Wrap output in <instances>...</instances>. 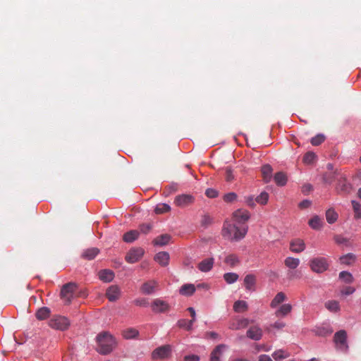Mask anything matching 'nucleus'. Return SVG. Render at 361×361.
I'll return each mask as SVG.
<instances>
[{
    "mask_svg": "<svg viewBox=\"0 0 361 361\" xmlns=\"http://www.w3.org/2000/svg\"><path fill=\"white\" fill-rule=\"evenodd\" d=\"M154 260L160 265L166 267L169 264V255L166 252H160L154 256Z\"/></svg>",
    "mask_w": 361,
    "mask_h": 361,
    "instance_id": "obj_18",
    "label": "nucleus"
},
{
    "mask_svg": "<svg viewBox=\"0 0 361 361\" xmlns=\"http://www.w3.org/2000/svg\"><path fill=\"white\" fill-rule=\"evenodd\" d=\"M305 249L304 241L300 238L293 240L290 244V250L293 252L300 253Z\"/></svg>",
    "mask_w": 361,
    "mask_h": 361,
    "instance_id": "obj_14",
    "label": "nucleus"
},
{
    "mask_svg": "<svg viewBox=\"0 0 361 361\" xmlns=\"http://www.w3.org/2000/svg\"><path fill=\"white\" fill-rule=\"evenodd\" d=\"M99 277L104 282H110L114 279V274L109 269H104L99 272Z\"/></svg>",
    "mask_w": 361,
    "mask_h": 361,
    "instance_id": "obj_24",
    "label": "nucleus"
},
{
    "mask_svg": "<svg viewBox=\"0 0 361 361\" xmlns=\"http://www.w3.org/2000/svg\"><path fill=\"white\" fill-rule=\"evenodd\" d=\"M188 311L190 313L191 317H192V319H194V322L195 321V311L193 307H188Z\"/></svg>",
    "mask_w": 361,
    "mask_h": 361,
    "instance_id": "obj_63",
    "label": "nucleus"
},
{
    "mask_svg": "<svg viewBox=\"0 0 361 361\" xmlns=\"http://www.w3.org/2000/svg\"><path fill=\"white\" fill-rule=\"evenodd\" d=\"M237 198V195L235 192H229L224 196V200L226 202H232Z\"/></svg>",
    "mask_w": 361,
    "mask_h": 361,
    "instance_id": "obj_51",
    "label": "nucleus"
},
{
    "mask_svg": "<svg viewBox=\"0 0 361 361\" xmlns=\"http://www.w3.org/2000/svg\"><path fill=\"white\" fill-rule=\"evenodd\" d=\"M170 210L171 207L168 204L159 203L156 206L154 212L157 214H161L169 212Z\"/></svg>",
    "mask_w": 361,
    "mask_h": 361,
    "instance_id": "obj_39",
    "label": "nucleus"
},
{
    "mask_svg": "<svg viewBox=\"0 0 361 361\" xmlns=\"http://www.w3.org/2000/svg\"><path fill=\"white\" fill-rule=\"evenodd\" d=\"M209 338H216L218 337V334L214 332V331H210V332H208L207 334Z\"/></svg>",
    "mask_w": 361,
    "mask_h": 361,
    "instance_id": "obj_64",
    "label": "nucleus"
},
{
    "mask_svg": "<svg viewBox=\"0 0 361 361\" xmlns=\"http://www.w3.org/2000/svg\"><path fill=\"white\" fill-rule=\"evenodd\" d=\"M347 334L345 330H340L337 331L334 337V341L336 345H339L341 347L344 346L346 344Z\"/></svg>",
    "mask_w": 361,
    "mask_h": 361,
    "instance_id": "obj_16",
    "label": "nucleus"
},
{
    "mask_svg": "<svg viewBox=\"0 0 361 361\" xmlns=\"http://www.w3.org/2000/svg\"><path fill=\"white\" fill-rule=\"evenodd\" d=\"M250 217V212L244 209H237L233 213V219L238 224H244Z\"/></svg>",
    "mask_w": 361,
    "mask_h": 361,
    "instance_id": "obj_9",
    "label": "nucleus"
},
{
    "mask_svg": "<svg viewBox=\"0 0 361 361\" xmlns=\"http://www.w3.org/2000/svg\"><path fill=\"white\" fill-rule=\"evenodd\" d=\"M256 279L252 274L247 275L244 279V283L246 289L253 290L255 284Z\"/></svg>",
    "mask_w": 361,
    "mask_h": 361,
    "instance_id": "obj_32",
    "label": "nucleus"
},
{
    "mask_svg": "<svg viewBox=\"0 0 361 361\" xmlns=\"http://www.w3.org/2000/svg\"><path fill=\"white\" fill-rule=\"evenodd\" d=\"M152 309L157 313L166 312L169 310V305L166 302L157 298L153 301Z\"/></svg>",
    "mask_w": 361,
    "mask_h": 361,
    "instance_id": "obj_11",
    "label": "nucleus"
},
{
    "mask_svg": "<svg viewBox=\"0 0 361 361\" xmlns=\"http://www.w3.org/2000/svg\"><path fill=\"white\" fill-rule=\"evenodd\" d=\"M205 195L209 198H215L218 196L219 192L217 190L213 188H208L205 191Z\"/></svg>",
    "mask_w": 361,
    "mask_h": 361,
    "instance_id": "obj_53",
    "label": "nucleus"
},
{
    "mask_svg": "<svg viewBox=\"0 0 361 361\" xmlns=\"http://www.w3.org/2000/svg\"><path fill=\"white\" fill-rule=\"evenodd\" d=\"M259 361H272V360L267 355H261L259 357Z\"/></svg>",
    "mask_w": 361,
    "mask_h": 361,
    "instance_id": "obj_62",
    "label": "nucleus"
},
{
    "mask_svg": "<svg viewBox=\"0 0 361 361\" xmlns=\"http://www.w3.org/2000/svg\"><path fill=\"white\" fill-rule=\"evenodd\" d=\"M351 204L355 212V219H361V204L355 200H352Z\"/></svg>",
    "mask_w": 361,
    "mask_h": 361,
    "instance_id": "obj_45",
    "label": "nucleus"
},
{
    "mask_svg": "<svg viewBox=\"0 0 361 361\" xmlns=\"http://www.w3.org/2000/svg\"><path fill=\"white\" fill-rule=\"evenodd\" d=\"M308 224L312 229L319 230L322 227L323 222L321 218L318 216H314L310 219Z\"/></svg>",
    "mask_w": 361,
    "mask_h": 361,
    "instance_id": "obj_28",
    "label": "nucleus"
},
{
    "mask_svg": "<svg viewBox=\"0 0 361 361\" xmlns=\"http://www.w3.org/2000/svg\"><path fill=\"white\" fill-rule=\"evenodd\" d=\"M138 334H139L138 331L134 328L127 329L126 330H125L123 332V336L126 339L134 338L137 337L138 336Z\"/></svg>",
    "mask_w": 361,
    "mask_h": 361,
    "instance_id": "obj_41",
    "label": "nucleus"
},
{
    "mask_svg": "<svg viewBox=\"0 0 361 361\" xmlns=\"http://www.w3.org/2000/svg\"><path fill=\"white\" fill-rule=\"evenodd\" d=\"M99 252V250L97 247H91L88 248L82 254V258L87 259V260H92L93 259Z\"/></svg>",
    "mask_w": 361,
    "mask_h": 361,
    "instance_id": "obj_22",
    "label": "nucleus"
},
{
    "mask_svg": "<svg viewBox=\"0 0 361 361\" xmlns=\"http://www.w3.org/2000/svg\"><path fill=\"white\" fill-rule=\"evenodd\" d=\"M356 257L353 253H348L340 257L341 264L350 265L355 261Z\"/></svg>",
    "mask_w": 361,
    "mask_h": 361,
    "instance_id": "obj_35",
    "label": "nucleus"
},
{
    "mask_svg": "<svg viewBox=\"0 0 361 361\" xmlns=\"http://www.w3.org/2000/svg\"><path fill=\"white\" fill-rule=\"evenodd\" d=\"M276 184L279 186H283L286 184L287 177L283 172H278L274 177Z\"/></svg>",
    "mask_w": 361,
    "mask_h": 361,
    "instance_id": "obj_30",
    "label": "nucleus"
},
{
    "mask_svg": "<svg viewBox=\"0 0 361 361\" xmlns=\"http://www.w3.org/2000/svg\"><path fill=\"white\" fill-rule=\"evenodd\" d=\"M171 240V235H169V234H162L158 237H157L154 240V243L155 245H165L166 244L169 243V242Z\"/></svg>",
    "mask_w": 361,
    "mask_h": 361,
    "instance_id": "obj_31",
    "label": "nucleus"
},
{
    "mask_svg": "<svg viewBox=\"0 0 361 361\" xmlns=\"http://www.w3.org/2000/svg\"><path fill=\"white\" fill-rule=\"evenodd\" d=\"M224 262L230 267H234L239 264V259L235 255L231 254L225 258Z\"/></svg>",
    "mask_w": 361,
    "mask_h": 361,
    "instance_id": "obj_36",
    "label": "nucleus"
},
{
    "mask_svg": "<svg viewBox=\"0 0 361 361\" xmlns=\"http://www.w3.org/2000/svg\"><path fill=\"white\" fill-rule=\"evenodd\" d=\"M250 323L249 319L243 318L238 319L235 322H233L230 324L229 329L232 330H238L240 329H244L248 326Z\"/></svg>",
    "mask_w": 361,
    "mask_h": 361,
    "instance_id": "obj_17",
    "label": "nucleus"
},
{
    "mask_svg": "<svg viewBox=\"0 0 361 361\" xmlns=\"http://www.w3.org/2000/svg\"><path fill=\"white\" fill-rule=\"evenodd\" d=\"M157 286V282L156 281H149L142 284L140 290L144 294L150 295L154 292Z\"/></svg>",
    "mask_w": 361,
    "mask_h": 361,
    "instance_id": "obj_15",
    "label": "nucleus"
},
{
    "mask_svg": "<svg viewBox=\"0 0 361 361\" xmlns=\"http://www.w3.org/2000/svg\"><path fill=\"white\" fill-rule=\"evenodd\" d=\"M195 198L192 195L189 194H183L176 197L174 203L180 207H185L192 204L194 202Z\"/></svg>",
    "mask_w": 361,
    "mask_h": 361,
    "instance_id": "obj_10",
    "label": "nucleus"
},
{
    "mask_svg": "<svg viewBox=\"0 0 361 361\" xmlns=\"http://www.w3.org/2000/svg\"><path fill=\"white\" fill-rule=\"evenodd\" d=\"M355 291V288L352 286H345L341 290V293L344 295H349Z\"/></svg>",
    "mask_w": 361,
    "mask_h": 361,
    "instance_id": "obj_52",
    "label": "nucleus"
},
{
    "mask_svg": "<svg viewBox=\"0 0 361 361\" xmlns=\"http://www.w3.org/2000/svg\"><path fill=\"white\" fill-rule=\"evenodd\" d=\"M139 236V231L136 230H131L123 235V240L126 243H133L137 239Z\"/></svg>",
    "mask_w": 361,
    "mask_h": 361,
    "instance_id": "obj_26",
    "label": "nucleus"
},
{
    "mask_svg": "<svg viewBox=\"0 0 361 361\" xmlns=\"http://www.w3.org/2000/svg\"><path fill=\"white\" fill-rule=\"evenodd\" d=\"M77 288V285L75 283L70 282L63 285L61 290V298L67 304L71 303L73 293Z\"/></svg>",
    "mask_w": 361,
    "mask_h": 361,
    "instance_id": "obj_6",
    "label": "nucleus"
},
{
    "mask_svg": "<svg viewBox=\"0 0 361 361\" xmlns=\"http://www.w3.org/2000/svg\"><path fill=\"white\" fill-rule=\"evenodd\" d=\"M238 275L235 273H226L224 275V279L226 281L227 283L231 284L233 283L238 279Z\"/></svg>",
    "mask_w": 361,
    "mask_h": 361,
    "instance_id": "obj_44",
    "label": "nucleus"
},
{
    "mask_svg": "<svg viewBox=\"0 0 361 361\" xmlns=\"http://www.w3.org/2000/svg\"><path fill=\"white\" fill-rule=\"evenodd\" d=\"M324 140V136L322 134H319L311 139V144L314 146H318L322 144Z\"/></svg>",
    "mask_w": 361,
    "mask_h": 361,
    "instance_id": "obj_48",
    "label": "nucleus"
},
{
    "mask_svg": "<svg viewBox=\"0 0 361 361\" xmlns=\"http://www.w3.org/2000/svg\"><path fill=\"white\" fill-rule=\"evenodd\" d=\"M269 200V194L267 192H262L259 195L255 198V202L260 204H266Z\"/></svg>",
    "mask_w": 361,
    "mask_h": 361,
    "instance_id": "obj_46",
    "label": "nucleus"
},
{
    "mask_svg": "<svg viewBox=\"0 0 361 361\" xmlns=\"http://www.w3.org/2000/svg\"><path fill=\"white\" fill-rule=\"evenodd\" d=\"M226 348V345L224 344L217 345L211 353L210 361H220V356L222 354L223 350Z\"/></svg>",
    "mask_w": 361,
    "mask_h": 361,
    "instance_id": "obj_19",
    "label": "nucleus"
},
{
    "mask_svg": "<svg viewBox=\"0 0 361 361\" xmlns=\"http://www.w3.org/2000/svg\"><path fill=\"white\" fill-rule=\"evenodd\" d=\"M247 304L244 300H238L233 305V310L236 312H244L247 310Z\"/></svg>",
    "mask_w": 361,
    "mask_h": 361,
    "instance_id": "obj_33",
    "label": "nucleus"
},
{
    "mask_svg": "<svg viewBox=\"0 0 361 361\" xmlns=\"http://www.w3.org/2000/svg\"><path fill=\"white\" fill-rule=\"evenodd\" d=\"M245 202L251 207H254L255 206V200L252 196H248L245 197Z\"/></svg>",
    "mask_w": 361,
    "mask_h": 361,
    "instance_id": "obj_57",
    "label": "nucleus"
},
{
    "mask_svg": "<svg viewBox=\"0 0 361 361\" xmlns=\"http://www.w3.org/2000/svg\"><path fill=\"white\" fill-rule=\"evenodd\" d=\"M247 229V226L238 227L235 224L225 222L222 229V235L229 240L239 241L245 238Z\"/></svg>",
    "mask_w": 361,
    "mask_h": 361,
    "instance_id": "obj_1",
    "label": "nucleus"
},
{
    "mask_svg": "<svg viewBox=\"0 0 361 361\" xmlns=\"http://www.w3.org/2000/svg\"><path fill=\"white\" fill-rule=\"evenodd\" d=\"M193 323H194V319H191V320L180 319L178 322V326L180 328H183L188 331H190L192 329Z\"/></svg>",
    "mask_w": 361,
    "mask_h": 361,
    "instance_id": "obj_43",
    "label": "nucleus"
},
{
    "mask_svg": "<svg viewBox=\"0 0 361 361\" xmlns=\"http://www.w3.org/2000/svg\"><path fill=\"white\" fill-rule=\"evenodd\" d=\"M262 174L265 183H269L272 177V167L269 164H265L262 167Z\"/></svg>",
    "mask_w": 361,
    "mask_h": 361,
    "instance_id": "obj_20",
    "label": "nucleus"
},
{
    "mask_svg": "<svg viewBox=\"0 0 361 361\" xmlns=\"http://www.w3.org/2000/svg\"><path fill=\"white\" fill-rule=\"evenodd\" d=\"M326 219L329 224H334L338 219V214L332 209H329L326 212Z\"/></svg>",
    "mask_w": 361,
    "mask_h": 361,
    "instance_id": "obj_38",
    "label": "nucleus"
},
{
    "mask_svg": "<svg viewBox=\"0 0 361 361\" xmlns=\"http://www.w3.org/2000/svg\"><path fill=\"white\" fill-rule=\"evenodd\" d=\"M310 204H311V202L310 200H305L302 201L301 202H300L299 207L300 209H305V208L309 207L310 206Z\"/></svg>",
    "mask_w": 361,
    "mask_h": 361,
    "instance_id": "obj_59",
    "label": "nucleus"
},
{
    "mask_svg": "<svg viewBox=\"0 0 361 361\" xmlns=\"http://www.w3.org/2000/svg\"><path fill=\"white\" fill-rule=\"evenodd\" d=\"M51 311L50 309L47 307H43L39 308L35 314V316L39 320H44L49 317L50 315Z\"/></svg>",
    "mask_w": 361,
    "mask_h": 361,
    "instance_id": "obj_27",
    "label": "nucleus"
},
{
    "mask_svg": "<svg viewBox=\"0 0 361 361\" xmlns=\"http://www.w3.org/2000/svg\"><path fill=\"white\" fill-rule=\"evenodd\" d=\"M134 304L137 306L147 307L148 305V300L145 298H138L133 301Z\"/></svg>",
    "mask_w": 361,
    "mask_h": 361,
    "instance_id": "obj_54",
    "label": "nucleus"
},
{
    "mask_svg": "<svg viewBox=\"0 0 361 361\" xmlns=\"http://www.w3.org/2000/svg\"><path fill=\"white\" fill-rule=\"evenodd\" d=\"M332 332H333L332 329L323 327V328L319 329L316 331V334L318 336H326L327 335L331 334Z\"/></svg>",
    "mask_w": 361,
    "mask_h": 361,
    "instance_id": "obj_50",
    "label": "nucleus"
},
{
    "mask_svg": "<svg viewBox=\"0 0 361 361\" xmlns=\"http://www.w3.org/2000/svg\"><path fill=\"white\" fill-rule=\"evenodd\" d=\"M286 326V324L283 322H280V321H278V322H276L272 326L275 329H283V327H285Z\"/></svg>",
    "mask_w": 361,
    "mask_h": 361,
    "instance_id": "obj_61",
    "label": "nucleus"
},
{
    "mask_svg": "<svg viewBox=\"0 0 361 361\" xmlns=\"http://www.w3.org/2000/svg\"><path fill=\"white\" fill-rule=\"evenodd\" d=\"M335 173L339 176L338 178V183L336 185V190L339 194H348L350 193L351 190V185L347 183L345 176L338 169L335 170Z\"/></svg>",
    "mask_w": 361,
    "mask_h": 361,
    "instance_id": "obj_5",
    "label": "nucleus"
},
{
    "mask_svg": "<svg viewBox=\"0 0 361 361\" xmlns=\"http://www.w3.org/2000/svg\"><path fill=\"white\" fill-rule=\"evenodd\" d=\"M325 307L331 312H338L340 310V305L336 300H329L325 303Z\"/></svg>",
    "mask_w": 361,
    "mask_h": 361,
    "instance_id": "obj_42",
    "label": "nucleus"
},
{
    "mask_svg": "<svg viewBox=\"0 0 361 361\" xmlns=\"http://www.w3.org/2000/svg\"><path fill=\"white\" fill-rule=\"evenodd\" d=\"M144 255V250L141 247L131 248L126 255V260L130 264L139 261Z\"/></svg>",
    "mask_w": 361,
    "mask_h": 361,
    "instance_id": "obj_8",
    "label": "nucleus"
},
{
    "mask_svg": "<svg viewBox=\"0 0 361 361\" xmlns=\"http://www.w3.org/2000/svg\"><path fill=\"white\" fill-rule=\"evenodd\" d=\"M334 240L337 244H344L347 242V240L341 235H336Z\"/></svg>",
    "mask_w": 361,
    "mask_h": 361,
    "instance_id": "obj_60",
    "label": "nucleus"
},
{
    "mask_svg": "<svg viewBox=\"0 0 361 361\" xmlns=\"http://www.w3.org/2000/svg\"><path fill=\"white\" fill-rule=\"evenodd\" d=\"M171 354V346L169 345H165L154 350L152 353V358L153 360H163L170 357Z\"/></svg>",
    "mask_w": 361,
    "mask_h": 361,
    "instance_id": "obj_7",
    "label": "nucleus"
},
{
    "mask_svg": "<svg viewBox=\"0 0 361 361\" xmlns=\"http://www.w3.org/2000/svg\"><path fill=\"white\" fill-rule=\"evenodd\" d=\"M292 306L290 304L282 305L278 310L276 311V317H285L291 312Z\"/></svg>",
    "mask_w": 361,
    "mask_h": 361,
    "instance_id": "obj_29",
    "label": "nucleus"
},
{
    "mask_svg": "<svg viewBox=\"0 0 361 361\" xmlns=\"http://www.w3.org/2000/svg\"><path fill=\"white\" fill-rule=\"evenodd\" d=\"M97 351L102 355L109 354L116 347L115 338L106 331L99 334L97 336Z\"/></svg>",
    "mask_w": 361,
    "mask_h": 361,
    "instance_id": "obj_2",
    "label": "nucleus"
},
{
    "mask_svg": "<svg viewBox=\"0 0 361 361\" xmlns=\"http://www.w3.org/2000/svg\"><path fill=\"white\" fill-rule=\"evenodd\" d=\"M200 357L195 355H186L184 357L185 361H199Z\"/></svg>",
    "mask_w": 361,
    "mask_h": 361,
    "instance_id": "obj_58",
    "label": "nucleus"
},
{
    "mask_svg": "<svg viewBox=\"0 0 361 361\" xmlns=\"http://www.w3.org/2000/svg\"><path fill=\"white\" fill-rule=\"evenodd\" d=\"M286 295L283 292L278 293L271 302V307L272 308H275L280 303L283 302L286 300Z\"/></svg>",
    "mask_w": 361,
    "mask_h": 361,
    "instance_id": "obj_34",
    "label": "nucleus"
},
{
    "mask_svg": "<svg viewBox=\"0 0 361 361\" xmlns=\"http://www.w3.org/2000/svg\"><path fill=\"white\" fill-rule=\"evenodd\" d=\"M233 179V172L230 168H226V180L228 182L231 181Z\"/></svg>",
    "mask_w": 361,
    "mask_h": 361,
    "instance_id": "obj_56",
    "label": "nucleus"
},
{
    "mask_svg": "<svg viewBox=\"0 0 361 361\" xmlns=\"http://www.w3.org/2000/svg\"><path fill=\"white\" fill-rule=\"evenodd\" d=\"M213 264H214V259L213 258H207L199 263L198 269L201 271L207 272L212 268Z\"/></svg>",
    "mask_w": 361,
    "mask_h": 361,
    "instance_id": "obj_21",
    "label": "nucleus"
},
{
    "mask_svg": "<svg viewBox=\"0 0 361 361\" xmlns=\"http://www.w3.org/2000/svg\"><path fill=\"white\" fill-rule=\"evenodd\" d=\"M290 356V353L286 352V351H284L283 350H276L275 352H274V353L272 354V357L273 358L276 360V361H279V360H281L283 359H285V358H287Z\"/></svg>",
    "mask_w": 361,
    "mask_h": 361,
    "instance_id": "obj_40",
    "label": "nucleus"
},
{
    "mask_svg": "<svg viewBox=\"0 0 361 361\" xmlns=\"http://www.w3.org/2000/svg\"><path fill=\"white\" fill-rule=\"evenodd\" d=\"M120 288L117 286H111L106 293V295L109 301L114 302L117 300L120 297Z\"/></svg>",
    "mask_w": 361,
    "mask_h": 361,
    "instance_id": "obj_13",
    "label": "nucleus"
},
{
    "mask_svg": "<svg viewBox=\"0 0 361 361\" xmlns=\"http://www.w3.org/2000/svg\"><path fill=\"white\" fill-rule=\"evenodd\" d=\"M339 279L345 283H352L354 281L353 275L346 271H343L339 273Z\"/></svg>",
    "mask_w": 361,
    "mask_h": 361,
    "instance_id": "obj_37",
    "label": "nucleus"
},
{
    "mask_svg": "<svg viewBox=\"0 0 361 361\" xmlns=\"http://www.w3.org/2000/svg\"><path fill=\"white\" fill-rule=\"evenodd\" d=\"M339 176L335 173V171H333L332 174H324L323 176V180L326 183L331 184L335 180H338Z\"/></svg>",
    "mask_w": 361,
    "mask_h": 361,
    "instance_id": "obj_47",
    "label": "nucleus"
},
{
    "mask_svg": "<svg viewBox=\"0 0 361 361\" xmlns=\"http://www.w3.org/2000/svg\"><path fill=\"white\" fill-rule=\"evenodd\" d=\"M315 157L316 155L314 152H308L304 155L303 161L306 164H311L314 161Z\"/></svg>",
    "mask_w": 361,
    "mask_h": 361,
    "instance_id": "obj_49",
    "label": "nucleus"
},
{
    "mask_svg": "<svg viewBox=\"0 0 361 361\" xmlns=\"http://www.w3.org/2000/svg\"><path fill=\"white\" fill-rule=\"evenodd\" d=\"M195 291V287L193 284L187 283L184 284L180 288V294L185 296H190Z\"/></svg>",
    "mask_w": 361,
    "mask_h": 361,
    "instance_id": "obj_23",
    "label": "nucleus"
},
{
    "mask_svg": "<svg viewBox=\"0 0 361 361\" xmlns=\"http://www.w3.org/2000/svg\"><path fill=\"white\" fill-rule=\"evenodd\" d=\"M152 226L150 224H142L140 226V231L141 233L147 234L151 230Z\"/></svg>",
    "mask_w": 361,
    "mask_h": 361,
    "instance_id": "obj_55",
    "label": "nucleus"
},
{
    "mask_svg": "<svg viewBox=\"0 0 361 361\" xmlns=\"http://www.w3.org/2000/svg\"><path fill=\"white\" fill-rule=\"evenodd\" d=\"M300 262V261L298 258L291 257H288L284 260L285 266L290 269H296L299 266Z\"/></svg>",
    "mask_w": 361,
    "mask_h": 361,
    "instance_id": "obj_25",
    "label": "nucleus"
},
{
    "mask_svg": "<svg viewBox=\"0 0 361 361\" xmlns=\"http://www.w3.org/2000/svg\"><path fill=\"white\" fill-rule=\"evenodd\" d=\"M263 335V331L258 326H251L246 332V336L254 341H259Z\"/></svg>",
    "mask_w": 361,
    "mask_h": 361,
    "instance_id": "obj_12",
    "label": "nucleus"
},
{
    "mask_svg": "<svg viewBox=\"0 0 361 361\" xmlns=\"http://www.w3.org/2000/svg\"><path fill=\"white\" fill-rule=\"evenodd\" d=\"M50 327L54 329L65 331L70 326V322L68 318L62 316H54L49 322Z\"/></svg>",
    "mask_w": 361,
    "mask_h": 361,
    "instance_id": "obj_4",
    "label": "nucleus"
},
{
    "mask_svg": "<svg viewBox=\"0 0 361 361\" xmlns=\"http://www.w3.org/2000/svg\"><path fill=\"white\" fill-rule=\"evenodd\" d=\"M310 267L311 270L315 273L321 274L329 269V264L326 257H317L310 259Z\"/></svg>",
    "mask_w": 361,
    "mask_h": 361,
    "instance_id": "obj_3",
    "label": "nucleus"
}]
</instances>
